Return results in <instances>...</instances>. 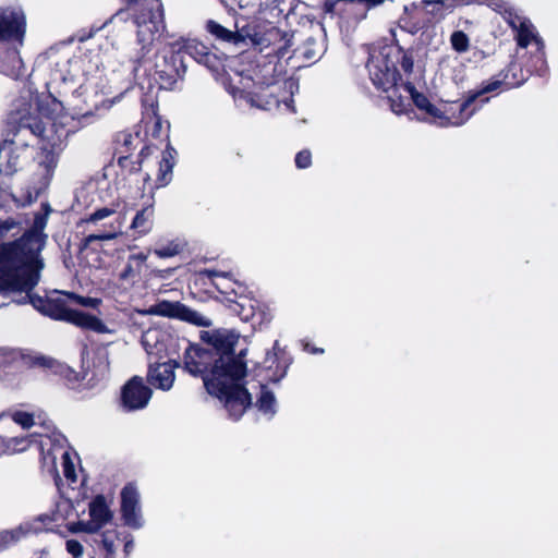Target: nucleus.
Wrapping results in <instances>:
<instances>
[{"label":"nucleus","instance_id":"e433bc0d","mask_svg":"<svg viewBox=\"0 0 558 558\" xmlns=\"http://www.w3.org/2000/svg\"><path fill=\"white\" fill-rule=\"evenodd\" d=\"M159 331L156 329H149L142 335V344L148 354L154 353L157 349Z\"/></svg>","mask_w":558,"mask_h":558},{"label":"nucleus","instance_id":"c03bdc74","mask_svg":"<svg viewBox=\"0 0 558 558\" xmlns=\"http://www.w3.org/2000/svg\"><path fill=\"white\" fill-rule=\"evenodd\" d=\"M312 155L308 150L300 151L295 157V165L300 169L307 168L311 165Z\"/></svg>","mask_w":558,"mask_h":558},{"label":"nucleus","instance_id":"5fc2aeb1","mask_svg":"<svg viewBox=\"0 0 558 558\" xmlns=\"http://www.w3.org/2000/svg\"><path fill=\"white\" fill-rule=\"evenodd\" d=\"M391 108H392V110H393L396 113H398V114H399V113H401V112L403 111L402 106H401V105L396 104L395 101H392V104H391Z\"/></svg>","mask_w":558,"mask_h":558},{"label":"nucleus","instance_id":"72a5a7b5","mask_svg":"<svg viewBox=\"0 0 558 558\" xmlns=\"http://www.w3.org/2000/svg\"><path fill=\"white\" fill-rule=\"evenodd\" d=\"M41 209L44 210V215L41 217L37 216V250L45 243L47 235L41 232V230L46 227V221L49 214L52 211L50 205L47 203L41 204Z\"/></svg>","mask_w":558,"mask_h":558},{"label":"nucleus","instance_id":"5701e85b","mask_svg":"<svg viewBox=\"0 0 558 558\" xmlns=\"http://www.w3.org/2000/svg\"><path fill=\"white\" fill-rule=\"evenodd\" d=\"M8 433L9 428L5 427L4 432H0V446L3 449L1 454L23 452L33 445V437L31 435L8 437Z\"/></svg>","mask_w":558,"mask_h":558},{"label":"nucleus","instance_id":"0e129e2a","mask_svg":"<svg viewBox=\"0 0 558 558\" xmlns=\"http://www.w3.org/2000/svg\"><path fill=\"white\" fill-rule=\"evenodd\" d=\"M107 102H108V108H110L116 102V99L108 100Z\"/></svg>","mask_w":558,"mask_h":558},{"label":"nucleus","instance_id":"2f4dec72","mask_svg":"<svg viewBox=\"0 0 558 558\" xmlns=\"http://www.w3.org/2000/svg\"><path fill=\"white\" fill-rule=\"evenodd\" d=\"M122 221L117 220L116 222H110L107 230L100 232L98 234H90L86 238V242L90 243L93 241H108L116 239L119 234H121Z\"/></svg>","mask_w":558,"mask_h":558},{"label":"nucleus","instance_id":"a878e982","mask_svg":"<svg viewBox=\"0 0 558 558\" xmlns=\"http://www.w3.org/2000/svg\"><path fill=\"white\" fill-rule=\"evenodd\" d=\"M172 45L173 48L177 49L178 53L185 51L197 61H201L202 58L208 53V49L205 45L192 38H181L172 43Z\"/></svg>","mask_w":558,"mask_h":558},{"label":"nucleus","instance_id":"a18cd8bd","mask_svg":"<svg viewBox=\"0 0 558 558\" xmlns=\"http://www.w3.org/2000/svg\"><path fill=\"white\" fill-rule=\"evenodd\" d=\"M137 272H140V269L128 259L124 270L120 274V279L124 281L130 280L134 278Z\"/></svg>","mask_w":558,"mask_h":558},{"label":"nucleus","instance_id":"4468645a","mask_svg":"<svg viewBox=\"0 0 558 558\" xmlns=\"http://www.w3.org/2000/svg\"><path fill=\"white\" fill-rule=\"evenodd\" d=\"M25 15L17 9L0 10V43L22 41L25 35Z\"/></svg>","mask_w":558,"mask_h":558},{"label":"nucleus","instance_id":"6ab92c4d","mask_svg":"<svg viewBox=\"0 0 558 558\" xmlns=\"http://www.w3.org/2000/svg\"><path fill=\"white\" fill-rule=\"evenodd\" d=\"M121 513L124 523L133 529H140L144 520L140 507V497L136 490H122Z\"/></svg>","mask_w":558,"mask_h":558},{"label":"nucleus","instance_id":"7c9ffc66","mask_svg":"<svg viewBox=\"0 0 558 558\" xmlns=\"http://www.w3.org/2000/svg\"><path fill=\"white\" fill-rule=\"evenodd\" d=\"M37 375L39 373L46 374L48 371H51L53 374H63L65 371V366L56 361L52 357L44 356V355H37Z\"/></svg>","mask_w":558,"mask_h":558},{"label":"nucleus","instance_id":"f03ea898","mask_svg":"<svg viewBox=\"0 0 558 558\" xmlns=\"http://www.w3.org/2000/svg\"><path fill=\"white\" fill-rule=\"evenodd\" d=\"M34 278L35 231L31 229L17 241L1 246L0 307L9 300L19 304H33Z\"/></svg>","mask_w":558,"mask_h":558},{"label":"nucleus","instance_id":"4be33fe9","mask_svg":"<svg viewBox=\"0 0 558 558\" xmlns=\"http://www.w3.org/2000/svg\"><path fill=\"white\" fill-rule=\"evenodd\" d=\"M174 367L171 363H161L151 366L148 373L149 383L162 390H169L174 383Z\"/></svg>","mask_w":558,"mask_h":558},{"label":"nucleus","instance_id":"f8f14e48","mask_svg":"<svg viewBox=\"0 0 558 558\" xmlns=\"http://www.w3.org/2000/svg\"><path fill=\"white\" fill-rule=\"evenodd\" d=\"M368 71L373 83L378 88L388 92L396 86L399 77L396 64L383 53L371 57Z\"/></svg>","mask_w":558,"mask_h":558},{"label":"nucleus","instance_id":"603ef678","mask_svg":"<svg viewBox=\"0 0 558 558\" xmlns=\"http://www.w3.org/2000/svg\"><path fill=\"white\" fill-rule=\"evenodd\" d=\"M335 8V2L331 0H326L325 2V11L326 12H332Z\"/></svg>","mask_w":558,"mask_h":558},{"label":"nucleus","instance_id":"58836bf2","mask_svg":"<svg viewBox=\"0 0 558 558\" xmlns=\"http://www.w3.org/2000/svg\"><path fill=\"white\" fill-rule=\"evenodd\" d=\"M70 531L73 533L84 532L88 534H94L99 531V527L92 520L89 521H80L71 525Z\"/></svg>","mask_w":558,"mask_h":558},{"label":"nucleus","instance_id":"ddd939ff","mask_svg":"<svg viewBox=\"0 0 558 558\" xmlns=\"http://www.w3.org/2000/svg\"><path fill=\"white\" fill-rule=\"evenodd\" d=\"M476 99L477 95H471L462 102L446 104L442 109H438V116H436L435 122L439 126L462 125L475 112V108L470 110V107Z\"/></svg>","mask_w":558,"mask_h":558},{"label":"nucleus","instance_id":"4c0bfd02","mask_svg":"<svg viewBox=\"0 0 558 558\" xmlns=\"http://www.w3.org/2000/svg\"><path fill=\"white\" fill-rule=\"evenodd\" d=\"M64 294L83 307L97 308L101 304V300L97 298L82 296L73 292H65Z\"/></svg>","mask_w":558,"mask_h":558},{"label":"nucleus","instance_id":"b1692460","mask_svg":"<svg viewBox=\"0 0 558 558\" xmlns=\"http://www.w3.org/2000/svg\"><path fill=\"white\" fill-rule=\"evenodd\" d=\"M154 204H149L136 213L130 228L138 235H145L149 233L154 227Z\"/></svg>","mask_w":558,"mask_h":558},{"label":"nucleus","instance_id":"79ce46f5","mask_svg":"<svg viewBox=\"0 0 558 558\" xmlns=\"http://www.w3.org/2000/svg\"><path fill=\"white\" fill-rule=\"evenodd\" d=\"M114 214V210L113 209H110V208H107V207H104V208H100V209H97L96 211H94L87 219H86V222L88 223H96L100 220H104L110 216H112Z\"/></svg>","mask_w":558,"mask_h":558},{"label":"nucleus","instance_id":"a211bd4d","mask_svg":"<svg viewBox=\"0 0 558 558\" xmlns=\"http://www.w3.org/2000/svg\"><path fill=\"white\" fill-rule=\"evenodd\" d=\"M252 43L259 47L260 51L271 48L268 52L277 56H284L289 47V39L276 27H269L263 33H255Z\"/></svg>","mask_w":558,"mask_h":558},{"label":"nucleus","instance_id":"bf43d9fd","mask_svg":"<svg viewBox=\"0 0 558 558\" xmlns=\"http://www.w3.org/2000/svg\"><path fill=\"white\" fill-rule=\"evenodd\" d=\"M44 268V263L43 260L37 256V275L39 274V271Z\"/></svg>","mask_w":558,"mask_h":558},{"label":"nucleus","instance_id":"393cba45","mask_svg":"<svg viewBox=\"0 0 558 558\" xmlns=\"http://www.w3.org/2000/svg\"><path fill=\"white\" fill-rule=\"evenodd\" d=\"M175 150L172 147H167L161 155L159 162V170L157 175V186H166L172 178V169L174 167Z\"/></svg>","mask_w":558,"mask_h":558},{"label":"nucleus","instance_id":"c85d7f7f","mask_svg":"<svg viewBox=\"0 0 558 558\" xmlns=\"http://www.w3.org/2000/svg\"><path fill=\"white\" fill-rule=\"evenodd\" d=\"M256 405L263 414L268 415L270 417L276 413V398L274 393L269 391L265 386H260V391L257 398Z\"/></svg>","mask_w":558,"mask_h":558},{"label":"nucleus","instance_id":"13d9d810","mask_svg":"<svg viewBox=\"0 0 558 558\" xmlns=\"http://www.w3.org/2000/svg\"><path fill=\"white\" fill-rule=\"evenodd\" d=\"M283 104H284V106H286L288 109H290L291 111H293V110H294V109H293V106H292V104H293V99L284 100V101H283Z\"/></svg>","mask_w":558,"mask_h":558},{"label":"nucleus","instance_id":"37998d69","mask_svg":"<svg viewBox=\"0 0 558 558\" xmlns=\"http://www.w3.org/2000/svg\"><path fill=\"white\" fill-rule=\"evenodd\" d=\"M65 548L73 558H81L84 553L83 545L75 539H68L65 542Z\"/></svg>","mask_w":558,"mask_h":558},{"label":"nucleus","instance_id":"4d7b16f0","mask_svg":"<svg viewBox=\"0 0 558 558\" xmlns=\"http://www.w3.org/2000/svg\"><path fill=\"white\" fill-rule=\"evenodd\" d=\"M489 5H492L494 9H500L502 7L501 0H492Z\"/></svg>","mask_w":558,"mask_h":558},{"label":"nucleus","instance_id":"a19ab883","mask_svg":"<svg viewBox=\"0 0 558 558\" xmlns=\"http://www.w3.org/2000/svg\"><path fill=\"white\" fill-rule=\"evenodd\" d=\"M13 197L22 206L31 205L33 202L32 192L28 187L27 189H24V187L16 189L15 192L13 193Z\"/></svg>","mask_w":558,"mask_h":558},{"label":"nucleus","instance_id":"6e6d98bb","mask_svg":"<svg viewBox=\"0 0 558 558\" xmlns=\"http://www.w3.org/2000/svg\"><path fill=\"white\" fill-rule=\"evenodd\" d=\"M133 548V541L132 539H129L125 542L124 544V550L126 554H129Z\"/></svg>","mask_w":558,"mask_h":558},{"label":"nucleus","instance_id":"2eb2a0df","mask_svg":"<svg viewBox=\"0 0 558 558\" xmlns=\"http://www.w3.org/2000/svg\"><path fill=\"white\" fill-rule=\"evenodd\" d=\"M151 398V390L147 387L143 378H131L122 389V405L129 411L144 409Z\"/></svg>","mask_w":558,"mask_h":558},{"label":"nucleus","instance_id":"473e14b6","mask_svg":"<svg viewBox=\"0 0 558 558\" xmlns=\"http://www.w3.org/2000/svg\"><path fill=\"white\" fill-rule=\"evenodd\" d=\"M28 531H23L22 526L15 530L0 532V551L5 549L9 545L17 542Z\"/></svg>","mask_w":558,"mask_h":558},{"label":"nucleus","instance_id":"f257e3e1","mask_svg":"<svg viewBox=\"0 0 558 558\" xmlns=\"http://www.w3.org/2000/svg\"><path fill=\"white\" fill-rule=\"evenodd\" d=\"M208 341L221 354L215 359L210 373L204 376V385L208 393L222 401L230 415L238 420L252 402L251 395L241 384L246 374V365L241 357L243 351L239 356L232 354L239 335L231 330H216L208 333Z\"/></svg>","mask_w":558,"mask_h":558},{"label":"nucleus","instance_id":"dca6fc26","mask_svg":"<svg viewBox=\"0 0 558 558\" xmlns=\"http://www.w3.org/2000/svg\"><path fill=\"white\" fill-rule=\"evenodd\" d=\"M505 20L508 25L515 32L518 46L526 48L530 44L535 43L538 48H543V40L539 38L534 25L524 16L506 11Z\"/></svg>","mask_w":558,"mask_h":558},{"label":"nucleus","instance_id":"bb28decb","mask_svg":"<svg viewBox=\"0 0 558 558\" xmlns=\"http://www.w3.org/2000/svg\"><path fill=\"white\" fill-rule=\"evenodd\" d=\"M404 89L411 95L413 102L418 109L428 113L434 120L436 119L439 108L434 106L425 95L417 93L412 85H405Z\"/></svg>","mask_w":558,"mask_h":558},{"label":"nucleus","instance_id":"8fccbe9b","mask_svg":"<svg viewBox=\"0 0 558 558\" xmlns=\"http://www.w3.org/2000/svg\"><path fill=\"white\" fill-rule=\"evenodd\" d=\"M14 227H15V223L13 221H5V222L1 223L0 225V238H2L7 231H9L10 229H12Z\"/></svg>","mask_w":558,"mask_h":558},{"label":"nucleus","instance_id":"1a4fd4ad","mask_svg":"<svg viewBox=\"0 0 558 558\" xmlns=\"http://www.w3.org/2000/svg\"><path fill=\"white\" fill-rule=\"evenodd\" d=\"M9 124L13 134H22L25 138L32 140L35 136V117L33 111V92L31 88L24 92L13 104L9 114Z\"/></svg>","mask_w":558,"mask_h":558},{"label":"nucleus","instance_id":"9d476101","mask_svg":"<svg viewBox=\"0 0 558 558\" xmlns=\"http://www.w3.org/2000/svg\"><path fill=\"white\" fill-rule=\"evenodd\" d=\"M32 140L25 138L22 134H13L9 141L0 146V172L10 175L21 167L23 160L29 156L27 150Z\"/></svg>","mask_w":558,"mask_h":558},{"label":"nucleus","instance_id":"09e8293b","mask_svg":"<svg viewBox=\"0 0 558 558\" xmlns=\"http://www.w3.org/2000/svg\"><path fill=\"white\" fill-rule=\"evenodd\" d=\"M401 66L405 72H411L413 68V61L411 58L403 56L401 61Z\"/></svg>","mask_w":558,"mask_h":558},{"label":"nucleus","instance_id":"49530a36","mask_svg":"<svg viewBox=\"0 0 558 558\" xmlns=\"http://www.w3.org/2000/svg\"><path fill=\"white\" fill-rule=\"evenodd\" d=\"M147 257L148 256L145 253H137L130 255L128 259H130V262H132L135 267L141 270V266L147 260Z\"/></svg>","mask_w":558,"mask_h":558},{"label":"nucleus","instance_id":"f3484780","mask_svg":"<svg viewBox=\"0 0 558 558\" xmlns=\"http://www.w3.org/2000/svg\"><path fill=\"white\" fill-rule=\"evenodd\" d=\"M461 4L481 3V0H460ZM459 4V0H423L420 3L413 2L404 7V12L409 15L415 11L423 10L426 14L436 19H442L445 11H452Z\"/></svg>","mask_w":558,"mask_h":558},{"label":"nucleus","instance_id":"7ed1b4c3","mask_svg":"<svg viewBox=\"0 0 558 558\" xmlns=\"http://www.w3.org/2000/svg\"><path fill=\"white\" fill-rule=\"evenodd\" d=\"M37 448L40 450L43 468L54 478V484L60 487L72 485L76 482L74 459L66 447L65 437L54 426L37 414Z\"/></svg>","mask_w":558,"mask_h":558},{"label":"nucleus","instance_id":"f704fd0d","mask_svg":"<svg viewBox=\"0 0 558 558\" xmlns=\"http://www.w3.org/2000/svg\"><path fill=\"white\" fill-rule=\"evenodd\" d=\"M119 539V532L116 529L106 530L101 534V543L107 554L113 556L117 549L116 542Z\"/></svg>","mask_w":558,"mask_h":558},{"label":"nucleus","instance_id":"c756f323","mask_svg":"<svg viewBox=\"0 0 558 558\" xmlns=\"http://www.w3.org/2000/svg\"><path fill=\"white\" fill-rule=\"evenodd\" d=\"M206 27L211 35L223 41L238 43L240 40V36L238 34L227 29L215 21H209Z\"/></svg>","mask_w":558,"mask_h":558},{"label":"nucleus","instance_id":"69168bd1","mask_svg":"<svg viewBox=\"0 0 558 558\" xmlns=\"http://www.w3.org/2000/svg\"><path fill=\"white\" fill-rule=\"evenodd\" d=\"M366 16V11L364 10L363 13L361 14V19H364Z\"/></svg>","mask_w":558,"mask_h":558},{"label":"nucleus","instance_id":"20e7f679","mask_svg":"<svg viewBox=\"0 0 558 558\" xmlns=\"http://www.w3.org/2000/svg\"><path fill=\"white\" fill-rule=\"evenodd\" d=\"M275 71V66L266 65L263 68L257 80L250 75H238L232 82L231 94L235 101H245L248 106L270 110L280 104L277 92L284 89L292 94L296 84L292 80H279L272 77L268 80V75Z\"/></svg>","mask_w":558,"mask_h":558},{"label":"nucleus","instance_id":"de8ad7c7","mask_svg":"<svg viewBox=\"0 0 558 558\" xmlns=\"http://www.w3.org/2000/svg\"><path fill=\"white\" fill-rule=\"evenodd\" d=\"M499 86H500V82L499 81H494V82L487 83L486 85H484L482 87V89H480L474 95H477V98H478L480 96H482V95H484L486 93H490V92L496 90Z\"/></svg>","mask_w":558,"mask_h":558},{"label":"nucleus","instance_id":"052dcab7","mask_svg":"<svg viewBox=\"0 0 558 558\" xmlns=\"http://www.w3.org/2000/svg\"><path fill=\"white\" fill-rule=\"evenodd\" d=\"M228 275H229V274H222V272L215 271V270L209 271V276H210V277H213V278H214V277H219V276H228Z\"/></svg>","mask_w":558,"mask_h":558},{"label":"nucleus","instance_id":"aec40b11","mask_svg":"<svg viewBox=\"0 0 558 558\" xmlns=\"http://www.w3.org/2000/svg\"><path fill=\"white\" fill-rule=\"evenodd\" d=\"M213 360L214 353L211 351L196 345H189L184 353L185 369L193 376L203 374L208 368Z\"/></svg>","mask_w":558,"mask_h":558},{"label":"nucleus","instance_id":"0eeeda50","mask_svg":"<svg viewBox=\"0 0 558 558\" xmlns=\"http://www.w3.org/2000/svg\"><path fill=\"white\" fill-rule=\"evenodd\" d=\"M61 149V135L54 129L53 124L45 125L37 134V160L39 168L43 169L40 186H37V194L46 189L52 178L58 163V155Z\"/></svg>","mask_w":558,"mask_h":558},{"label":"nucleus","instance_id":"864d4df0","mask_svg":"<svg viewBox=\"0 0 558 558\" xmlns=\"http://www.w3.org/2000/svg\"><path fill=\"white\" fill-rule=\"evenodd\" d=\"M303 53H304V57L307 59H313L317 56V53L315 51L308 50V49H305Z\"/></svg>","mask_w":558,"mask_h":558},{"label":"nucleus","instance_id":"3c124183","mask_svg":"<svg viewBox=\"0 0 558 558\" xmlns=\"http://www.w3.org/2000/svg\"><path fill=\"white\" fill-rule=\"evenodd\" d=\"M129 16H130L129 11H123L122 10V11H119L116 15H113L111 21L112 22L124 21Z\"/></svg>","mask_w":558,"mask_h":558},{"label":"nucleus","instance_id":"423d86ee","mask_svg":"<svg viewBox=\"0 0 558 558\" xmlns=\"http://www.w3.org/2000/svg\"><path fill=\"white\" fill-rule=\"evenodd\" d=\"M37 311L56 320L70 323L82 329L93 330L97 333H113L114 330L109 328L101 319L94 315L68 307L60 299L39 301L37 298Z\"/></svg>","mask_w":558,"mask_h":558},{"label":"nucleus","instance_id":"ea45409f","mask_svg":"<svg viewBox=\"0 0 558 558\" xmlns=\"http://www.w3.org/2000/svg\"><path fill=\"white\" fill-rule=\"evenodd\" d=\"M180 245L178 243H170L169 245L156 248L154 253L160 258L173 257L180 253Z\"/></svg>","mask_w":558,"mask_h":558},{"label":"nucleus","instance_id":"338daca9","mask_svg":"<svg viewBox=\"0 0 558 558\" xmlns=\"http://www.w3.org/2000/svg\"><path fill=\"white\" fill-rule=\"evenodd\" d=\"M313 352H314V353H317V352H318V350H313ZM319 352H323V350H319Z\"/></svg>","mask_w":558,"mask_h":558},{"label":"nucleus","instance_id":"412c9836","mask_svg":"<svg viewBox=\"0 0 558 558\" xmlns=\"http://www.w3.org/2000/svg\"><path fill=\"white\" fill-rule=\"evenodd\" d=\"M111 499H107L102 495H97L89 504V517L90 520L96 523V525L102 529L107 523H109L113 518V512L111 510Z\"/></svg>","mask_w":558,"mask_h":558},{"label":"nucleus","instance_id":"e2e57ef3","mask_svg":"<svg viewBox=\"0 0 558 558\" xmlns=\"http://www.w3.org/2000/svg\"><path fill=\"white\" fill-rule=\"evenodd\" d=\"M278 349H279V343H278V341H276L275 344H274V355L277 354V350Z\"/></svg>","mask_w":558,"mask_h":558},{"label":"nucleus","instance_id":"9b49d317","mask_svg":"<svg viewBox=\"0 0 558 558\" xmlns=\"http://www.w3.org/2000/svg\"><path fill=\"white\" fill-rule=\"evenodd\" d=\"M155 73L158 76L161 87L170 89L177 81L185 73L182 58L171 44V49L157 57Z\"/></svg>","mask_w":558,"mask_h":558},{"label":"nucleus","instance_id":"6e6552de","mask_svg":"<svg viewBox=\"0 0 558 558\" xmlns=\"http://www.w3.org/2000/svg\"><path fill=\"white\" fill-rule=\"evenodd\" d=\"M136 312L143 316L154 315L171 319H180L196 326L210 325V320L207 317L178 301L160 300L148 308L137 310Z\"/></svg>","mask_w":558,"mask_h":558},{"label":"nucleus","instance_id":"cd10ccee","mask_svg":"<svg viewBox=\"0 0 558 558\" xmlns=\"http://www.w3.org/2000/svg\"><path fill=\"white\" fill-rule=\"evenodd\" d=\"M1 415H7L5 428H9L11 423H14L23 429H29L35 424L33 413L26 411L14 410L8 413H2Z\"/></svg>","mask_w":558,"mask_h":558},{"label":"nucleus","instance_id":"680f3d73","mask_svg":"<svg viewBox=\"0 0 558 558\" xmlns=\"http://www.w3.org/2000/svg\"><path fill=\"white\" fill-rule=\"evenodd\" d=\"M39 558H52V557L50 556V554H49L48 551L43 550V551L40 553Z\"/></svg>","mask_w":558,"mask_h":558},{"label":"nucleus","instance_id":"c9c22d12","mask_svg":"<svg viewBox=\"0 0 558 558\" xmlns=\"http://www.w3.org/2000/svg\"><path fill=\"white\" fill-rule=\"evenodd\" d=\"M450 44L452 48L460 53L468 51L470 47L469 37L462 31H456L451 34Z\"/></svg>","mask_w":558,"mask_h":558},{"label":"nucleus","instance_id":"39448f33","mask_svg":"<svg viewBox=\"0 0 558 558\" xmlns=\"http://www.w3.org/2000/svg\"><path fill=\"white\" fill-rule=\"evenodd\" d=\"M133 15L141 50L131 59L140 64L165 28L162 4L160 0H142L133 8Z\"/></svg>","mask_w":558,"mask_h":558}]
</instances>
